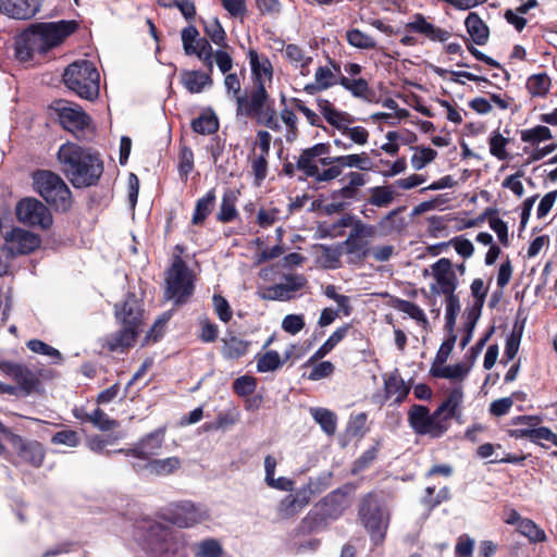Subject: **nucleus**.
I'll use <instances>...</instances> for the list:
<instances>
[{
    "instance_id": "f257e3e1",
    "label": "nucleus",
    "mask_w": 557,
    "mask_h": 557,
    "mask_svg": "<svg viewBox=\"0 0 557 557\" xmlns=\"http://www.w3.org/2000/svg\"><path fill=\"white\" fill-rule=\"evenodd\" d=\"M76 27L74 21L33 24L15 37V55L25 62L36 53H46L74 33Z\"/></svg>"
},
{
    "instance_id": "f03ea898",
    "label": "nucleus",
    "mask_w": 557,
    "mask_h": 557,
    "mask_svg": "<svg viewBox=\"0 0 557 557\" xmlns=\"http://www.w3.org/2000/svg\"><path fill=\"white\" fill-rule=\"evenodd\" d=\"M58 160L64 175L77 188L96 185L103 173L100 154L73 143L59 148Z\"/></svg>"
},
{
    "instance_id": "7ed1b4c3",
    "label": "nucleus",
    "mask_w": 557,
    "mask_h": 557,
    "mask_svg": "<svg viewBox=\"0 0 557 557\" xmlns=\"http://www.w3.org/2000/svg\"><path fill=\"white\" fill-rule=\"evenodd\" d=\"M121 330L107 337L106 345L111 351H123L132 347L141 331L143 311L135 296H127L121 309L115 310Z\"/></svg>"
},
{
    "instance_id": "20e7f679",
    "label": "nucleus",
    "mask_w": 557,
    "mask_h": 557,
    "mask_svg": "<svg viewBox=\"0 0 557 557\" xmlns=\"http://www.w3.org/2000/svg\"><path fill=\"white\" fill-rule=\"evenodd\" d=\"M174 250L171 264L165 271L164 296L175 305H181L194 293L195 275L180 256L184 252V248L176 245Z\"/></svg>"
},
{
    "instance_id": "39448f33",
    "label": "nucleus",
    "mask_w": 557,
    "mask_h": 557,
    "mask_svg": "<svg viewBox=\"0 0 557 557\" xmlns=\"http://www.w3.org/2000/svg\"><path fill=\"white\" fill-rule=\"evenodd\" d=\"M64 85L82 99L95 101L100 94V74L88 60L71 63L63 73Z\"/></svg>"
},
{
    "instance_id": "423d86ee",
    "label": "nucleus",
    "mask_w": 557,
    "mask_h": 557,
    "mask_svg": "<svg viewBox=\"0 0 557 557\" xmlns=\"http://www.w3.org/2000/svg\"><path fill=\"white\" fill-rule=\"evenodd\" d=\"M362 524L374 544H382L389 524L391 512L386 503L374 494L367 495L359 509Z\"/></svg>"
},
{
    "instance_id": "0eeeda50",
    "label": "nucleus",
    "mask_w": 557,
    "mask_h": 557,
    "mask_svg": "<svg viewBox=\"0 0 557 557\" xmlns=\"http://www.w3.org/2000/svg\"><path fill=\"white\" fill-rule=\"evenodd\" d=\"M317 107L326 123L347 136L351 143L364 146L369 140V132L363 126H351L355 117L346 111L338 110L325 98L317 99Z\"/></svg>"
},
{
    "instance_id": "6e6552de",
    "label": "nucleus",
    "mask_w": 557,
    "mask_h": 557,
    "mask_svg": "<svg viewBox=\"0 0 557 557\" xmlns=\"http://www.w3.org/2000/svg\"><path fill=\"white\" fill-rule=\"evenodd\" d=\"M35 190L51 206L66 211L72 205V194L64 181L50 171H38L33 175Z\"/></svg>"
},
{
    "instance_id": "1a4fd4ad",
    "label": "nucleus",
    "mask_w": 557,
    "mask_h": 557,
    "mask_svg": "<svg viewBox=\"0 0 557 557\" xmlns=\"http://www.w3.org/2000/svg\"><path fill=\"white\" fill-rule=\"evenodd\" d=\"M408 422L416 434L429 435L433 438L442 436L449 426L445 422V418L437 416L435 410L433 413L421 405H413L408 412Z\"/></svg>"
},
{
    "instance_id": "9d476101",
    "label": "nucleus",
    "mask_w": 557,
    "mask_h": 557,
    "mask_svg": "<svg viewBox=\"0 0 557 557\" xmlns=\"http://www.w3.org/2000/svg\"><path fill=\"white\" fill-rule=\"evenodd\" d=\"M426 275L433 278L430 290L434 295L450 294L457 287V276L451 261L447 258H441L430 269H425L424 276Z\"/></svg>"
},
{
    "instance_id": "9b49d317",
    "label": "nucleus",
    "mask_w": 557,
    "mask_h": 557,
    "mask_svg": "<svg viewBox=\"0 0 557 557\" xmlns=\"http://www.w3.org/2000/svg\"><path fill=\"white\" fill-rule=\"evenodd\" d=\"M16 218L20 222L48 228L52 225V214L38 199L24 198L15 207Z\"/></svg>"
},
{
    "instance_id": "f8f14e48",
    "label": "nucleus",
    "mask_w": 557,
    "mask_h": 557,
    "mask_svg": "<svg viewBox=\"0 0 557 557\" xmlns=\"http://www.w3.org/2000/svg\"><path fill=\"white\" fill-rule=\"evenodd\" d=\"M149 546L156 557H182L183 543L160 524L150 525Z\"/></svg>"
},
{
    "instance_id": "ddd939ff",
    "label": "nucleus",
    "mask_w": 557,
    "mask_h": 557,
    "mask_svg": "<svg viewBox=\"0 0 557 557\" xmlns=\"http://www.w3.org/2000/svg\"><path fill=\"white\" fill-rule=\"evenodd\" d=\"M0 433L8 436L9 441L13 445L14 449L17 451L20 458L29 463L33 467H40L44 458L45 451L42 446L38 442H27L23 440L20 435L11 433L1 422H0ZM4 451V446L0 442V455Z\"/></svg>"
},
{
    "instance_id": "4468645a",
    "label": "nucleus",
    "mask_w": 557,
    "mask_h": 557,
    "mask_svg": "<svg viewBox=\"0 0 557 557\" xmlns=\"http://www.w3.org/2000/svg\"><path fill=\"white\" fill-rule=\"evenodd\" d=\"M40 244L37 234L15 227L5 234L3 250L10 256L26 255L39 248Z\"/></svg>"
},
{
    "instance_id": "2eb2a0df",
    "label": "nucleus",
    "mask_w": 557,
    "mask_h": 557,
    "mask_svg": "<svg viewBox=\"0 0 557 557\" xmlns=\"http://www.w3.org/2000/svg\"><path fill=\"white\" fill-rule=\"evenodd\" d=\"M314 483L309 482L294 494L286 495L277 505V516L287 520L298 515L314 497Z\"/></svg>"
},
{
    "instance_id": "dca6fc26",
    "label": "nucleus",
    "mask_w": 557,
    "mask_h": 557,
    "mask_svg": "<svg viewBox=\"0 0 557 557\" xmlns=\"http://www.w3.org/2000/svg\"><path fill=\"white\" fill-rule=\"evenodd\" d=\"M55 110L63 127L72 133L88 127L90 123V117L76 103L59 100L55 102Z\"/></svg>"
},
{
    "instance_id": "f3484780",
    "label": "nucleus",
    "mask_w": 557,
    "mask_h": 557,
    "mask_svg": "<svg viewBox=\"0 0 557 557\" xmlns=\"http://www.w3.org/2000/svg\"><path fill=\"white\" fill-rule=\"evenodd\" d=\"M342 77L341 66L330 61L327 65H321L315 70L314 81L305 85L304 90L308 95H315L335 85H341Z\"/></svg>"
},
{
    "instance_id": "a211bd4d",
    "label": "nucleus",
    "mask_w": 557,
    "mask_h": 557,
    "mask_svg": "<svg viewBox=\"0 0 557 557\" xmlns=\"http://www.w3.org/2000/svg\"><path fill=\"white\" fill-rule=\"evenodd\" d=\"M207 518L206 510L188 502L172 505L168 513V519L180 528L193 527Z\"/></svg>"
},
{
    "instance_id": "6ab92c4d",
    "label": "nucleus",
    "mask_w": 557,
    "mask_h": 557,
    "mask_svg": "<svg viewBox=\"0 0 557 557\" xmlns=\"http://www.w3.org/2000/svg\"><path fill=\"white\" fill-rule=\"evenodd\" d=\"M247 58L249 60L253 85L271 87L273 82V65L269 58L259 54L255 49L248 50Z\"/></svg>"
},
{
    "instance_id": "aec40b11",
    "label": "nucleus",
    "mask_w": 557,
    "mask_h": 557,
    "mask_svg": "<svg viewBox=\"0 0 557 557\" xmlns=\"http://www.w3.org/2000/svg\"><path fill=\"white\" fill-rule=\"evenodd\" d=\"M305 284L306 280L302 275H287L284 282L265 288L262 297L269 300H289Z\"/></svg>"
},
{
    "instance_id": "412c9836",
    "label": "nucleus",
    "mask_w": 557,
    "mask_h": 557,
    "mask_svg": "<svg viewBox=\"0 0 557 557\" xmlns=\"http://www.w3.org/2000/svg\"><path fill=\"white\" fill-rule=\"evenodd\" d=\"M42 0H0V9L10 17L27 20L35 16Z\"/></svg>"
},
{
    "instance_id": "4be33fe9",
    "label": "nucleus",
    "mask_w": 557,
    "mask_h": 557,
    "mask_svg": "<svg viewBox=\"0 0 557 557\" xmlns=\"http://www.w3.org/2000/svg\"><path fill=\"white\" fill-rule=\"evenodd\" d=\"M463 397V386L461 384H457L450 391H448L446 398L437 407V416L445 418L446 423H449V420L453 418L460 417Z\"/></svg>"
},
{
    "instance_id": "5701e85b",
    "label": "nucleus",
    "mask_w": 557,
    "mask_h": 557,
    "mask_svg": "<svg viewBox=\"0 0 557 557\" xmlns=\"http://www.w3.org/2000/svg\"><path fill=\"white\" fill-rule=\"evenodd\" d=\"M406 27L412 32L419 33L421 35H424L426 38H429L432 41H446L450 37V33L446 29L436 27L422 14H414L412 16V20L406 25Z\"/></svg>"
},
{
    "instance_id": "b1692460",
    "label": "nucleus",
    "mask_w": 557,
    "mask_h": 557,
    "mask_svg": "<svg viewBox=\"0 0 557 557\" xmlns=\"http://www.w3.org/2000/svg\"><path fill=\"white\" fill-rule=\"evenodd\" d=\"M211 73L212 72L209 70L208 72H201L197 70H183L180 73V81L185 89L190 94H200L206 88L212 86L213 81Z\"/></svg>"
},
{
    "instance_id": "393cba45",
    "label": "nucleus",
    "mask_w": 557,
    "mask_h": 557,
    "mask_svg": "<svg viewBox=\"0 0 557 557\" xmlns=\"http://www.w3.org/2000/svg\"><path fill=\"white\" fill-rule=\"evenodd\" d=\"M282 54L294 69L299 70L301 75L307 76L310 73V64L313 59L311 53L304 47L288 44L283 49Z\"/></svg>"
},
{
    "instance_id": "a878e982",
    "label": "nucleus",
    "mask_w": 557,
    "mask_h": 557,
    "mask_svg": "<svg viewBox=\"0 0 557 557\" xmlns=\"http://www.w3.org/2000/svg\"><path fill=\"white\" fill-rule=\"evenodd\" d=\"M268 88L265 86H255L249 99L244 95L245 108L239 110L237 107V114H255L258 116L263 113L269 99Z\"/></svg>"
},
{
    "instance_id": "bb28decb",
    "label": "nucleus",
    "mask_w": 557,
    "mask_h": 557,
    "mask_svg": "<svg viewBox=\"0 0 557 557\" xmlns=\"http://www.w3.org/2000/svg\"><path fill=\"white\" fill-rule=\"evenodd\" d=\"M163 444V431L158 430L150 434H148L145 438H143L136 447L131 450L134 456L138 458H149L150 456H154L159 454Z\"/></svg>"
},
{
    "instance_id": "cd10ccee",
    "label": "nucleus",
    "mask_w": 557,
    "mask_h": 557,
    "mask_svg": "<svg viewBox=\"0 0 557 557\" xmlns=\"http://www.w3.org/2000/svg\"><path fill=\"white\" fill-rule=\"evenodd\" d=\"M471 366L459 362L451 366L444 364H432L431 374L434 377L447 379L450 381L461 382L468 376Z\"/></svg>"
},
{
    "instance_id": "c85d7f7f",
    "label": "nucleus",
    "mask_w": 557,
    "mask_h": 557,
    "mask_svg": "<svg viewBox=\"0 0 557 557\" xmlns=\"http://www.w3.org/2000/svg\"><path fill=\"white\" fill-rule=\"evenodd\" d=\"M384 386L386 396L394 398L395 403H401L410 389L398 371H394L385 376Z\"/></svg>"
},
{
    "instance_id": "c756f323",
    "label": "nucleus",
    "mask_w": 557,
    "mask_h": 557,
    "mask_svg": "<svg viewBox=\"0 0 557 557\" xmlns=\"http://www.w3.org/2000/svg\"><path fill=\"white\" fill-rule=\"evenodd\" d=\"M309 412L326 435H334L337 428V416L330 409L311 407Z\"/></svg>"
},
{
    "instance_id": "7c9ffc66",
    "label": "nucleus",
    "mask_w": 557,
    "mask_h": 557,
    "mask_svg": "<svg viewBox=\"0 0 557 557\" xmlns=\"http://www.w3.org/2000/svg\"><path fill=\"white\" fill-rule=\"evenodd\" d=\"M399 212L400 209L393 210L377 222L375 226L379 236H388L403 230L405 222Z\"/></svg>"
},
{
    "instance_id": "2f4dec72",
    "label": "nucleus",
    "mask_w": 557,
    "mask_h": 557,
    "mask_svg": "<svg viewBox=\"0 0 557 557\" xmlns=\"http://www.w3.org/2000/svg\"><path fill=\"white\" fill-rule=\"evenodd\" d=\"M349 329L350 326L348 324H345L336 329L330 335V337L320 346V348L312 355L309 361H317L324 358L346 337Z\"/></svg>"
},
{
    "instance_id": "473e14b6",
    "label": "nucleus",
    "mask_w": 557,
    "mask_h": 557,
    "mask_svg": "<svg viewBox=\"0 0 557 557\" xmlns=\"http://www.w3.org/2000/svg\"><path fill=\"white\" fill-rule=\"evenodd\" d=\"M75 417L92 423L100 431H110L119 426V422L111 419L100 408L95 409L90 413H75Z\"/></svg>"
},
{
    "instance_id": "72a5a7b5",
    "label": "nucleus",
    "mask_w": 557,
    "mask_h": 557,
    "mask_svg": "<svg viewBox=\"0 0 557 557\" xmlns=\"http://www.w3.org/2000/svg\"><path fill=\"white\" fill-rule=\"evenodd\" d=\"M466 27L472 40L478 45H484L488 38V28L475 13H470L466 18Z\"/></svg>"
},
{
    "instance_id": "f704fd0d",
    "label": "nucleus",
    "mask_w": 557,
    "mask_h": 557,
    "mask_svg": "<svg viewBox=\"0 0 557 557\" xmlns=\"http://www.w3.org/2000/svg\"><path fill=\"white\" fill-rule=\"evenodd\" d=\"M522 435L532 443L540 445L541 447L547 448L546 443H550L557 446V433L553 432L547 426L531 428L522 431Z\"/></svg>"
},
{
    "instance_id": "c9c22d12",
    "label": "nucleus",
    "mask_w": 557,
    "mask_h": 557,
    "mask_svg": "<svg viewBox=\"0 0 557 557\" xmlns=\"http://www.w3.org/2000/svg\"><path fill=\"white\" fill-rule=\"evenodd\" d=\"M341 86L359 99L369 100L372 95V90L368 82L361 77L350 78L343 75Z\"/></svg>"
},
{
    "instance_id": "e433bc0d",
    "label": "nucleus",
    "mask_w": 557,
    "mask_h": 557,
    "mask_svg": "<svg viewBox=\"0 0 557 557\" xmlns=\"http://www.w3.org/2000/svg\"><path fill=\"white\" fill-rule=\"evenodd\" d=\"M553 138L552 132L547 126L536 125L521 131L520 139L530 147H537L541 143Z\"/></svg>"
},
{
    "instance_id": "4c0bfd02",
    "label": "nucleus",
    "mask_w": 557,
    "mask_h": 557,
    "mask_svg": "<svg viewBox=\"0 0 557 557\" xmlns=\"http://www.w3.org/2000/svg\"><path fill=\"white\" fill-rule=\"evenodd\" d=\"M336 163L342 168H354L360 171H371L373 163L367 152L335 157Z\"/></svg>"
},
{
    "instance_id": "58836bf2",
    "label": "nucleus",
    "mask_w": 557,
    "mask_h": 557,
    "mask_svg": "<svg viewBox=\"0 0 557 557\" xmlns=\"http://www.w3.org/2000/svg\"><path fill=\"white\" fill-rule=\"evenodd\" d=\"M215 198V191L214 189H211L203 197L197 200L191 219L193 224L199 225L203 223L213 209Z\"/></svg>"
},
{
    "instance_id": "ea45409f",
    "label": "nucleus",
    "mask_w": 557,
    "mask_h": 557,
    "mask_svg": "<svg viewBox=\"0 0 557 557\" xmlns=\"http://www.w3.org/2000/svg\"><path fill=\"white\" fill-rule=\"evenodd\" d=\"M343 255L342 246L329 247L320 245L318 248L317 260L325 269H336L339 267V259Z\"/></svg>"
},
{
    "instance_id": "a19ab883",
    "label": "nucleus",
    "mask_w": 557,
    "mask_h": 557,
    "mask_svg": "<svg viewBox=\"0 0 557 557\" xmlns=\"http://www.w3.org/2000/svg\"><path fill=\"white\" fill-rule=\"evenodd\" d=\"M222 354L227 359H238L245 356L248 351L249 343L239 337H225L222 339Z\"/></svg>"
},
{
    "instance_id": "79ce46f5",
    "label": "nucleus",
    "mask_w": 557,
    "mask_h": 557,
    "mask_svg": "<svg viewBox=\"0 0 557 557\" xmlns=\"http://www.w3.org/2000/svg\"><path fill=\"white\" fill-rule=\"evenodd\" d=\"M537 4L536 0H528L516 10H507L504 16L509 24H511L518 32H521L527 25V20L523 17V14L537 7Z\"/></svg>"
},
{
    "instance_id": "37998d69",
    "label": "nucleus",
    "mask_w": 557,
    "mask_h": 557,
    "mask_svg": "<svg viewBox=\"0 0 557 557\" xmlns=\"http://www.w3.org/2000/svg\"><path fill=\"white\" fill-rule=\"evenodd\" d=\"M181 467V460L177 457H169L165 459H154L146 465L149 473L156 475H169Z\"/></svg>"
},
{
    "instance_id": "c03bdc74",
    "label": "nucleus",
    "mask_w": 557,
    "mask_h": 557,
    "mask_svg": "<svg viewBox=\"0 0 557 557\" xmlns=\"http://www.w3.org/2000/svg\"><path fill=\"white\" fill-rule=\"evenodd\" d=\"M550 78L545 73L531 75L525 84L529 94L532 97H545L550 89Z\"/></svg>"
},
{
    "instance_id": "a18cd8bd",
    "label": "nucleus",
    "mask_w": 557,
    "mask_h": 557,
    "mask_svg": "<svg viewBox=\"0 0 557 557\" xmlns=\"http://www.w3.org/2000/svg\"><path fill=\"white\" fill-rule=\"evenodd\" d=\"M223 85L226 90L227 97L235 100L239 110H244L245 101L244 95L242 94V83L238 75L235 73L225 74Z\"/></svg>"
},
{
    "instance_id": "49530a36",
    "label": "nucleus",
    "mask_w": 557,
    "mask_h": 557,
    "mask_svg": "<svg viewBox=\"0 0 557 557\" xmlns=\"http://www.w3.org/2000/svg\"><path fill=\"white\" fill-rule=\"evenodd\" d=\"M393 307L397 309L398 311L407 314L409 318L414 320L417 323L426 326L429 324L428 318L424 313V311L416 304L404 300V299H396L393 304Z\"/></svg>"
},
{
    "instance_id": "de8ad7c7",
    "label": "nucleus",
    "mask_w": 557,
    "mask_h": 557,
    "mask_svg": "<svg viewBox=\"0 0 557 557\" xmlns=\"http://www.w3.org/2000/svg\"><path fill=\"white\" fill-rule=\"evenodd\" d=\"M195 557H221L223 553L222 545L218 540L207 539L191 545Z\"/></svg>"
},
{
    "instance_id": "09e8293b",
    "label": "nucleus",
    "mask_w": 557,
    "mask_h": 557,
    "mask_svg": "<svg viewBox=\"0 0 557 557\" xmlns=\"http://www.w3.org/2000/svg\"><path fill=\"white\" fill-rule=\"evenodd\" d=\"M236 201L237 197L233 190L224 193L218 213L219 221L226 223L233 221L237 216Z\"/></svg>"
},
{
    "instance_id": "8fccbe9b",
    "label": "nucleus",
    "mask_w": 557,
    "mask_h": 557,
    "mask_svg": "<svg viewBox=\"0 0 557 557\" xmlns=\"http://www.w3.org/2000/svg\"><path fill=\"white\" fill-rule=\"evenodd\" d=\"M205 33L210 40L221 47H226V34L221 23L216 17H212L203 22Z\"/></svg>"
},
{
    "instance_id": "3c124183",
    "label": "nucleus",
    "mask_w": 557,
    "mask_h": 557,
    "mask_svg": "<svg viewBox=\"0 0 557 557\" xmlns=\"http://www.w3.org/2000/svg\"><path fill=\"white\" fill-rule=\"evenodd\" d=\"M369 202L379 208H385L391 205L395 198V193L391 186H376L370 190Z\"/></svg>"
},
{
    "instance_id": "603ef678",
    "label": "nucleus",
    "mask_w": 557,
    "mask_h": 557,
    "mask_svg": "<svg viewBox=\"0 0 557 557\" xmlns=\"http://www.w3.org/2000/svg\"><path fill=\"white\" fill-rule=\"evenodd\" d=\"M437 156V151L429 147H416L410 162L414 170L419 171L431 163Z\"/></svg>"
},
{
    "instance_id": "864d4df0",
    "label": "nucleus",
    "mask_w": 557,
    "mask_h": 557,
    "mask_svg": "<svg viewBox=\"0 0 557 557\" xmlns=\"http://www.w3.org/2000/svg\"><path fill=\"white\" fill-rule=\"evenodd\" d=\"M282 364L280 354L275 350H269L258 358L257 370L259 372H271L277 370Z\"/></svg>"
},
{
    "instance_id": "5fc2aeb1",
    "label": "nucleus",
    "mask_w": 557,
    "mask_h": 557,
    "mask_svg": "<svg viewBox=\"0 0 557 557\" xmlns=\"http://www.w3.org/2000/svg\"><path fill=\"white\" fill-rule=\"evenodd\" d=\"M517 530L532 542H544L546 540L545 532L531 519L523 518Z\"/></svg>"
},
{
    "instance_id": "6e6d98bb",
    "label": "nucleus",
    "mask_w": 557,
    "mask_h": 557,
    "mask_svg": "<svg viewBox=\"0 0 557 557\" xmlns=\"http://www.w3.org/2000/svg\"><path fill=\"white\" fill-rule=\"evenodd\" d=\"M346 38L349 45L359 49H372L376 45L373 37L357 28L348 30Z\"/></svg>"
},
{
    "instance_id": "4d7b16f0",
    "label": "nucleus",
    "mask_w": 557,
    "mask_h": 557,
    "mask_svg": "<svg viewBox=\"0 0 557 557\" xmlns=\"http://www.w3.org/2000/svg\"><path fill=\"white\" fill-rule=\"evenodd\" d=\"M341 246L342 250L345 249L347 255L354 256L358 259H363L369 255V248L367 245L350 234Z\"/></svg>"
},
{
    "instance_id": "13d9d810",
    "label": "nucleus",
    "mask_w": 557,
    "mask_h": 557,
    "mask_svg": "<svg viewBox=\"0 0 557 557\" xmlns=\"http://www.w3.org/2000/svg\"><path fill=\"white\" fill-rule=\"evenodd\" d=\"M508 139L504 137L499 132H493L488 139L490 152L498 160H505L508 157L506 146Z\"/></svg>"
},
{
    "instance_id": "bf43d9fd",
    "label": "nucleus",
    "mask_w": 557,
    "mask_h": 557,
    "mask_svg": "<svg viewBox=\"0 0 557 557\" xmlns=\"http://www.w3.org/2000/svg\"><path fill=\"white\" fill-rule=\"evenodd\" d=\"M198 29L190 25L182 30V44L185 54L193 55L196 52V46L200 41Z\"/></svg>"
},
{
    "instance_id": "052dcab7",
    "label": "nucleus",
    "mask_w": 557,
    "mask_h": 557,
    "mask_svg": "<svg viewBox=\"0 0 557 557\" xmlns=\"http://www.w3.org/2000/svg\"><path fill=\"white\" fill-rule=\"evenodd\" d=\"M191 126L196 133L209 135L218 129L219 123L216 117L212 115H201L193 121Z\"/></svg>"
},
{
    "instance_id": "680f3d73",
    "label": "nucleus",
    "mask_w": 557,
    "mask_h": 557,
    "mask_svg": "<svg viewBox=\"0 0 557 557\" xmlns=\"http://www.w3.org/2000/svg\"><path fill=\"white\" fill-rule=\"evenodd\" d=\"M16 384L23 389L29 392L35 387L36 379L35 375L26 367L18 364L15 373L11 377Z\"/></svg>"
},
{
    "instance_id": "e2e57ef3",
    "label": "nucleus",
    "mask_w": 557,
    "mask_h": 557,
    "mask_svg": "<svg viewBox=\"0 0 557 557\" xmlns=\"http://www.w3.org/2000/svg\"><path fill=\"white\" fill-rule=\"evenodd\" d=\"M193 55H196L201 62H203L208 70L212 72V58L214 57V51L212 50V47L208 39L201 38L200 41H198V46H196V52H194Z\"/></svg>"
},
{
    "instance_id": "0e129e2a",
    "label": "nucleus",
    "mask_w": 557,
    "mask_h": 557,
    "mask_svg": "<svg viewBox=\"0 0 557 557\" xmlns=\"http://www.w3.org/2000/svg\"><path fill=\"white\" fill-rule=\"evenodd\" d=\"M446 296L445 300V318L447 321V325L453 329L456 318L460 311V302L455 293L444 294Z\"/></svg>"
},
{
    "instance_id": "69168bd1",
    "label": "nucleus",
    "mask_w": 557,
    "mask_h": 557,
    "mask_svg": "<svg viewBox=\"0 0 557 557\" xmlns=\"http://www.w3.org/2000/svg\"><path fill=\"white\" fill-rule=\"evenodd\" d=\"M51 442L55 445L76 447L79 444L81 438L78 433L74 430H62L52 436Z\"/></svg>"
},
{
    "instance_id": "338daca9",
    "label": "nucleus",
    "mask_w": 557,
    "mask_h": 557,
    "mask_svg": "<svg viewBox=\"0 0 557 557\" xmlns=\"http://www.w3.org/2000/svg\"><path fill=\"white\" fill-rule=\"evenodd\" d=\"M257 387V381L255 377L249 375H243L234 381L233 388L239 396H247L255 392Z\"/></svg>"
},
{
    "instance_id": "774afa93",
    "label": "nucleus",
    "mask_w": 557,
    "mask_h": 557,
    "mask_svg": "<svg viewBox=\"0 0 557 557\" xmlns=\"http://www.w3.org/2000/svg\"><path fill=\"white\" fill-rule=\"evenodd\" d=\"M305 327L302 314H287L282 321V329L288 334L296 335Z\"/></svg>"
}]
</instances>
